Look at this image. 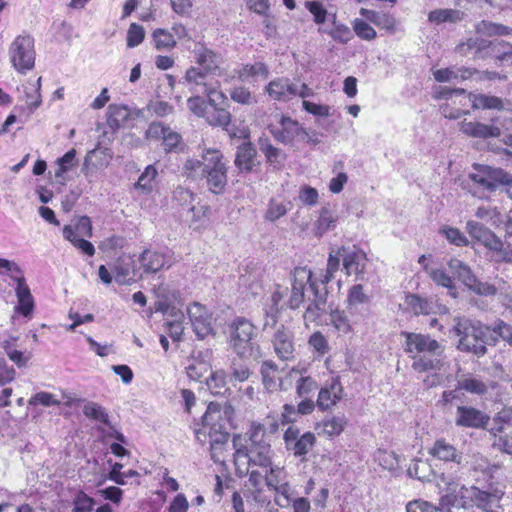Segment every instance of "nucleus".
Returning a JSON list of instances; mask_svg holds the SVG:
<instances>
[{
    "mask_svg": "<svg viewBox=\"0 0 512 512\" xmlns=\"http://www.w3.org/2000/svg\"><path fill=\"white\" fill-rule=\"evenodd\" d=\"M232 443L236 474L240 477L248 475V485L254 500L264 502L261 497L263 471L273 464L271 445L264 441H258L251 442L250 447H248L239 434L233 436Z\"/></svg>",
    "mask_w": 512,
    "mask_h": 512,
    "instance_id": "nucleus-1",
    "label": "nucleus"
},
{
    "mask_svg": "<svg viewBox=\"0 0 512 512\" xmlns=\"http://www.w3.org/2000/svg\"><path fill=\"white\" fill-rule=\"evenodd\" d=\"M188 177L206 181L207 188L213 194H222L228 181L227 161L223 153L216 148H206L201 159H188L184 164Z\"/></svg>",
    "mask_w": 512,
    "mask_h": 512,
    "instance_id": "nucleus-2",
    "label": "nucleus"
},
{
    "mask_svg": "<svg viewBox=\"0 0 512 512\" xmlns=\"http://www.w3.org/2000/svg\"><path fill=\"white\" fill-rule=\"evenodd\" d=\"M453 330L459 338L457 349L461 352L472 353L477 357L487 353L488 344L497 342L493 328L479 320L456 317Z\"/></svg>",
    "mask_w": 512,
    "mask_h": 512,
    "instance_id": "nucleus-3",
    "label": "nucleus"
},
{
    "mask_svg": "<svg viewBox=\"0 0 512 512\" xmlns=\"http://www.w3.org/2000/svg\"><path fill=\"white\" fill-rule=\"evenodd\" d=\"M405 337L404 351L413 359L412 369L418 373L438 371L443 366L442 360L431 357L441 349L440 343L427 334L402 331Z\"/></svg>",
    "mask_w": 512,
    "mask_h": 512,
    "instance_id": "nucleus-4",
    "label": "nucleus"
},
{
    "mask_svg": "<svg viewBox=\"0 0 512 512\" xmlns=\"http://www.w3.org/2000/svg\"><path fill=\"white\" fill-rule=\"evenodd\" d=\"M467 91L463 88L439 87L434 91L435 100L444 99L446 102L440 106L442 115L447 119H458L470 113Z\"/></svg>",
    "mask_w": 512,
    "mask_h": 512,
    "instance_id": "nucleus-5",
    "label": "nucleus"
},
{
    "mask_svg": "<svg viewBox=\"0 0 512 512\" xmlns=\"http://www.w3.org/2000/svg\"><path fill=\"white\" fill-rule=\"evenodd\" d=\"M475 172L469 174L471 181L483 189L494 192L499 186H507L512 190V174L502 168L489 165L473 164Z\"/></svg>",
    "mask_w": 512,
    "mask_h": 512,
    "instance_id": "nucleus-6",
    "label": "nucleus"
},
{
    "mask_svg": "<svg viewBox=\"0 0 512 512\" xmlns=\"http://www.w3.org/2000/svg\"><path fill=\"white\" fill-rule=\"evenodd\" d=\"M9 58L13 68L25 74L34 68L35 49L34 39L30 35H19L11 43Z\"/></svg>",
    "mask_w": 512,
    "mask_h": 512,
    "instance_id": "nucleus-7",
    "label": "nucleus"
},
{
    "mask_svg": "<svg viewBox=\"0 0 512 512\" xmlns=\"http://www.w3.org/2000/svg\"><path fill=\"white\" fill-rule=\"evenodd\" d=\"M205 70L190 67L185 73V81L191 85V90H196L197 86H202V93L206 95L209 105L222 104L226 101L225 93L220 90V82L214 78H208Z\"/></svg>",
    "mask_w": 512,
    "mask_h": 512,
    "instance_id": "nucleus-8",
    "label": "nucleus"
},
{
    "mask_svg": "<svg viewBox=\"0 0 512 512\" xmlns=\"http://www.w3.org/2000/svg\"><path fill=\"white\" fill-rule=\"evenodd\" d=\"M283 441L286 450L294 457L305 459L314 448L317 439L313 432L307 431L301 434L297 425H290L284 430Z\"/></svg>",
    "mask_w": 512,
    "mask_h": 512,
    "instance_id": "nucleus-9",
    "label": "nucleus"
},
{
    "mask_svg": "<svg viewBox=\"0 0 512 512\" xmlns=\"http://www.w3.org/2000/svg\"><path fill=\"white\" fill-rule=\"evenodd\" d=\"M255 326L243 317L236 318L231 324V345L240 356L252 354Z\"/></svg>",
    "mask_w": 512,
    "mask_h": 512,
    "instance_id": "nucleus-10",
    "label": "nucleus"
},
{
    "mask_svg": "<svg viewBox=\"0 0 512 512\" xmlns=\"http://www.w3.org/2000/svg\"><path fill=\"white\" fill-rule=\"evenodd\" d=\"M268 129L273 138L283 144H293L296 140L304 139L307 136L298 121L284 115L269 124Z\"/></svg>",
    "mask_w": 512,
    "mask_h": 512,
    "instance_id": "nucleus-11",
    "label": "nucleus"
},
{
    "mask_svg": "<svg viewBox=\"0 0 512 512\" xmlns=\"http://www.w3.org/2000/svg\"><path fill=\"white\" fill-rule=\"evenodd\" d=\"M448 266L471 291L485 296L496 294L497 290L493 285L481 282L471 269L459 259L452 258L448 262Z\"/></svg>",
    "mask_w": 512,
    "mask_h": 512,
    "instance_id": "nucleus-12",
    "label": "nucleus"
},
{
    "mask_svg": "<svg viewBox=\"0 0 512 512\" xmlns=\"http://www.w3.org/2000/svg\"><path fill=\"white\" fill-rule=\"evenodd\" d=\"M476 489V486L466 487L455 482L449 483L441 498V503L452 507H473Z\"/></svg>",
    "mask_w": 512,
    "mask_h": 512,
    "instance_id": "nucleus-13",
    "label": "nucleus"
},
{
    "mask_svg": "<svg viewBox=\"0 0 512 512\" xmlns=\"http://www.w3.org/2000/svg\"><path fill=\"white\" fill-rule=\"evenodd\" d=\"M339 254L341 255L346 275L358 277L364 274L368 258L362 249L356 245L341 246L339 247Z\"/></svg>",
    "mask_w": 512,
    "mask_h": 512,
    "instance_id": "nucleus-14",
    "label": "nucleus"
},
{
    "mask_svg": "<svg viewBox=\"0 0 512 512\" xmlns=\"http://www.w3.org/2000/svg\"><path fill=\"white\" fill-rule=\"evenodd\" d=\"M307 283L311 289H316L317 284L312 279L311 270L306 267H296L293 271L292 291L288 301L291 309H297L303 303L304 290Z\"/></svg>",
    "mask_w": 512,
    "mask_h": 512,
    "instance_id": "nucleus-15",
    "label": "nucleus"
},
{
    "mask_svg": "<svg viewBox=\"0 0 512 512\" xmlns=\"http://www.w3.org/2000/svg\"><path fill=\"white\" fill-rule=\"evenodd\" d=\"M146 138L162 140V146L166 153L176 152L182 143L181 135L161 122H152L149 125Z\"/></svg>",
    "mask_w": 512,
    "mask_h": 512,
    "instance_id": "nucleus-16",
    "label": "nucleus"
},
{
    "mask_svg": "<svg viewBox=\"0 0 512 512\" xmlns=\"http://www.w3.org/2000/svg\"><path fill=\"white\" fill-rule=\"evenodd\" d=\"M222 421L221 405L217 402H210L202 416V427L194 428L196 439L205 442L207 434L211 436L212 431L217 432L223 427Z\"/></svg>",
    "mask_w": 512,
    "mask_h": 512,
    "instance_id": "nucleus-17",
    "label": "nucleus"
},
{
    "mask_svg": "<svg viewBox=\"0 0 512 512\" xmlns=\"http://www.w3.org/2000/svg\"><path fill=\"white\" fill-rule=\"evenodd\" d=\"M279 414L275 411L269 412L263 422H252L247 436L250 442L264 441L265 436L275 435L280 431Z\"/></svg>",
    "mask_w": 512,
    "mask_h": 512,
    "instance_id": "nucleus-18",
    "label": "nucleus"
},
{
    "mask_svg": "<svg viewBox=\"0 0 512 512\" xmlns=\"http://www.w3.org/2000/svg\"><path fill=\"white\" fill-rule=\"evenodd\" d=\"M343 397V387L338 376L332 377L331 381L326 383L318 393L317 407L321 411L330 410Z\"/></svg>",
    "mask_w": 512,
    "mask_h": 512,
    "instance_id": "nucleus-19",
    "label": "nucleus"
},
{
    "mask_svg": "<svg viewBox=\"0 0 512 512\" xmlns=\"http://www.w3.org/2000/svg\"><path fill=\"white\" fill-rule=\"evenodd\" d=\"M188 317L195 333L204 338L212 330V317L207 308L200 303H192L187 307Z\"/></svg>",
    "mask_w": 512,
    "mask_h": 512,
    "instance_id": "nucleus-20",
    "label": "nucleus"
},
{
    "mask_svg": "<svg viewBox=\"0 0 512 512\" xmlns=\"http://www.w3.org/2000/svg\"><path fill=\"white\" fill-rule=\"evenodd\" d=\"M272 344L274 351L279 359L283 361L294 359V336L288 328L283 325L279 327L273 336Z\"/></svg>",
    "mask_w": 512,
    "mask_h": 512,
    "instance_id": "nucleus-21",
    "label": "nucleus"
},
{
    "mask_svg": "<svg viewBox=\"0 0 512 512\" xmlns=\"http://www.w3.org/2000/svg\"><path fill=\"white\" fill-rule=\"evenodd\" d=\"M490 421L489 415L471 406H459L455 424L466 428H485Z\"/></svg>",
    "mask_w": 512,
    "mask_h": 512,
    "instance_id": "nucleus-22",
    "label": "nucleus"
},
{
    "mask_svg": "<svg viewBox=\"0 0 512 512\" xmlns=\"http://www.w3.org/2000/svg\"><path fill=\"white\" fill-rule=\"evenodd\" d=\"M467 231L469 235L481 243L483 246L496 253H501L503 250V242L491 230L474 221L467 223Z\"/></svg>",
    "mask_w": 512,
    "mask_h": 512,
    "instance_id": "nucleus-23",
    "label": "nucleus"
},
{
    "mask_svg": "<svg viewBox=\"0 0 512 512\" xmlns=\"http://www.w3.org/2000/svg\"><path fill=\"white\" fill-rule=\"evenodd\" d=\"M15 280L17 284L15 288V294L17 297L15 311L25 318H31L35 308V301L30 288L23 276L16 277Z\"/></svg>",
    "mask_w": 512,
    "mask_h": 512,
    "instance_id": "nucleus-24",
    "label": "nucleus"
},
{
    "mask_svg": "<svg viewBox=\"0 0 512 512\" xmlns=\"http://www.w3.org/2000/svg\"><path fill=\"white\" fill-rule=\"evenodd\" d=\"M360 15L367 21L376 25L380 30H384L389 34H394L398 29V21L393 14L383 11H375L372 9L361 8Z\"/></svg>",
    "mask_w": 512,
    "mask_h": 512,
    "instance_id": "nucleus-25",
    "label": "nucleus"
},
{
    "mask_svg": "<svg viewBox=\"0 0 512 512\" xmlns=\"http://www.w3.org/2000/svg\"><path fill=\"white\" fill-rule=\"evenodd\" d=\"M263 482L275 493L287 496L289 484L286 482L285 468L274 463L263 471Z\"/></svg>",
    "mask_w": 512,
    "mask_h": 512,
    "instance_id": "nucleus-26",
    "label": "nucleus"
},
{
    "mask_svg": "<svg viewBox=\"0 0 512 512\" xmlns=\"http://www.w3.org/2000/svg\"><path fill=\"white\" fill-rule=\"evenodd\" d=\"M266 92L275 101H288L297 96V88L288 78H277L268 83Z\"/></svg>",
    "mask_w": 512,
    "mask_h": 512,
    "instance_id": "nucleus-27",
    "label": "nucleus"
},
{
    "mask_svg": "<svg viewBox=\"0 0 512 512\" xmlns=\"http://www.w3.org/2000/svg\"><path fill=\"white\" fill-rule=\"evenodd\" d=\"M428 453L431 457L443 462L459 464L462 459L461 452L444 438L437 439L429 448Z\"/></svg>",
    "mask_w": 512,
    "mask_h": 512,
    "instance_id": "nucleus-28",
    "label": "nucleus"
},
{
    "mask_svg": "<svg viewBox=\"0 0 512 512\" xmlns=\"http://www.w3.org/2000/svg\"><path fill=\"white\" fill-rule=\"evenodd\" d=\"M262 383L268 392L284 390L279 368L272 360H266L260 368Z\"/></svg>",
    "mask_w": 512,
    "mask_h": 512,
    "instance_id": "nucleus-29",
    "label": "nucleus"
},
{
    "mask_svg": "<svg viewBox=\"0 0 512 512\" xmlns=\"http://www.w3.org/2000/svg\"><path fill=\"white\" fill-rule=\"evenodd\" d=\"M138 260L145 274H155L162 270L167 264L166 254L152 249H145L139 255Z\"/></svg>",
    "mask_w": 512,
    "mask_h": 512,
    "instance_id": "nucleus-30",
    "label": "nucleus"
},
{
    "mask_svg": "<svg viewBox=\"0 0 512 512\" xmlns=\"http://www.w3.org/2000/svg\"><path fill=\"white\" fill-rule=\"evenodd\" d=\"M503 495L504 492L499 489L485 491L477 487L474 505L485 512H499V509H501L500 501Z\"/></svg>",
    "mask_w": 512,
    "mask_h": 512,
    "instance_id": "nucleus-31",
    "label": "nucleus"
},
{
    "mask_svg": "<svg viewBox=\"0 0 512 512\" xmlns=\"http://www.w3.org/2000/svg\"><path fill=\"white\" fill-rule=\"evenodd\" d=\"M460 131L467 136L484 139L496 138L501 135V129L498 126L487 125L477 121L461 122Z\"/></svg>",
    "mask_w": 512,
    "mask_h": 512,
    "instance_id": "nucleus-32",
    "label": "nucleus"
},
{
    "mask_svg": "<svg viewBox=\"0 0 512 512\" xmlns=\"http://www.w3.org/2000/svg\"><path fill=\"white\" fill-rule=\"evenodd\" d=\"M346 426L347 419L345 416H332L317 423L315 428L319 435L333 438L339 436Z\"/></svg>",
    "mask_w": 512,
    "mask_h": 512,
    "instance_id": "nucleus-33",
    "label": "nucleus"
},
{
    "mask_svg": "<svg viewBox=\"0 0 512 512\" xmlns=\"http://www.w3.org/2000/svg\"><path fill=\"white\" fill-rule=\"evenodd\" d=\"M466 97L469 99V107L474 110H502L504 108L503 100L497 96L467 92Z\"/></svg>",
    "mask_w": 512,
    "mask_h": 512,
    "instance_id": "nucleus-34",
    "label": "nucleus"
},
{
    "mask_svg": "<svg viewBox=\"0 0 512 512\" xmlns=\"http://www.w3.org/2000/svg\"><path fill=\"white\" fill-rule=\"evenodd\" d=\"M257 151L252 143H243L237 148L235 165L241 172H250L254 166Z\"/></svg>",
    "mask_w": 512,
    "mask_h": 512,
    "instance_id": "nucleus-35",
    "label": "nucleus"
},
{
    "mask_svg": "<svg viewBox=\"0 0 512 512\" xmlns=\"http://www.w3.org/2000/svg\"><path fill=\"white\" fill-rule=\"evenodd\" d=\"M219 105L220 104L210 105L212 110L207 112L204 118L210 126L221 127L228 132L232 115L227 109L219 107Z\"/></svg>",
    "mask_w": 512,
    "mask_h": 512,
    "instance_id": "nucleus-36",
    "label": "nucleus"
},
{
    "mask_svg": "<svg viewBox=\"0 0 512 512\" xmlns=\"http://www.w3.org/2000/svg\"><path fill=\"white\" fill-rule=\"evenodd\" d=\"M465 13L457 9H435L429 12L428 21L440 25L442 23H456L464 19Z\"/></svg>",
    "mask_w": 512,
    "mask_h": 512,
    "instance_id": "nucleus-37",
    "label": "nucleus"
},
{
    "mask_svg": "<svg viewBox=\"0 0 512 512\" xmlns=\"http://www.w3.org/2000/svg\"><path fill=\"white\" fill-rule=\"evenodd\" d=\"M158 171L154 165H148L135 183V188L144 194H151L157 185Z\"/></svg>",
    "mask_w": 512,
    "mask_h": 512,
    "instance_id": "nucleus-38",
    "label": "nucleus"
},
{
    "mask_svg": "<svg viewBox=\"0 0 512 512\" xmlns=\"http://www.w3.org/2000/svg\"><path fill=\"white\" fill-rule=\"evenodd\" d=\"M152 40L157 50H172L177 42L174 35L166 29L157 28L152 32Z\"/></svg>",
    "mask_w": 512,
    "mask_h": 512,
    "instance_id": "nucleus-39",
    "label": "nucleus"
},
{
    "mask_svg": "<svg viewBox=\"0 0 512 512\" xmlns=\"http://www.w3.org/2000/svg\"><path fill=\"white\" fill-rule=\"evenodd\" d=\"M512 427V418L509 412L502 411L499 412L492 421V426L489 429L490 435L493 437V440L496 437H501L506 433V431Z\"/></svg>",
    "mask_w": 512,
    "mask_h": 512,
    "instance_id": "nucleus-40",
    "label": "nucleus"
},
{
    "mask_svg": "<svg viewBox=\"0 0 512 512\" xmlns=\"http://www.w3.org/2000/svg\"><path fill=\"white\" fill-rule=\"evenodd\" d=\"M128 118V110L124 105L110 104L107 110V124L112 129H118Z\"/></svg>",
    "mask_w": 512,
    "mask_h": 512,
    "instance_id": "nucleus-41",
    "label": "nucleus"
},
{
    "mask_svg": "<svg viewBox=\"0 0 512 512\" xmlns=\"http://www.w3.org/2000/svg\"><path fill=\"white\" fill-rule=\"evenodd\" d=\"M330 324L339 334H348L352 331V326L345 311L338 308L331 309L329 313Z\"/></svg>",
    "mask_w": 512,
    "mask_h": 512,
    "instance_id": "nucleus-42",
    "label": "nucleus"
},
{
    "mask_svg": "<svg viewBox=\"0 0 512 512\" xmlns=\"http://www.w3.org/2000/svg\"><path fill=\"white\" fill-rule=\"evenodd\" d=\"M206 384L211 394L215 396L225 395L226 392L229 391L226 376L223 371H216L211 373L210 377L206 381Z\"/></svg>",
    "mask_w": 512,
    "mask_h": 512,
    "instance_id": "nucleus-43",
    "label": "nucleus"
},
{
    "mask_svg": "<svg viewBox=\"0 0 512 512\" xmlns=\"http://www.w3.org/2000/svg\"><path fill=\"white\" fill-rule=\"evenodd\" d=\"M40 80L41 78L36 83L31 84L30 87H25L24 101L30 112H34L42 103Z\"/></svg>",
    "mask_w": 512,
    "mask_h": 512,
    "instance_id": "nucleus-44",
    "label": "nucleus"
},
{
    "mask_svg": "<svg viewBox=\"0 0 512 512\" xmlns=\"http://www.w3.org/2000/svg\"><path fill=\"white\" fill-rule=\"evenodd\" d=\"M268 74V67L262 62L243 65V67L238 71V76L241 80H247L257 76H261L263 79H266Z\"/></svg>",
    "mask_w": 512,
    "mask_h": 512,
    "instance_id": "nucleus-45",
    "label": "nucleus"
},
{
    "mask_svg": "<svg viewBox=\"0 0 512 512\" xmlns=\"http://www.w3.org/2000/svg\"><path fill=\"white\" fill-rule=\"evenodd\" d=\"M230 98L241 105H254L257 103L256 96L246 87L244 86H235L230 92Z\"/></svg>",
    "mask_w": 512,
    "mask_h": 512,
    "instance_id": "nucleus-46",
    "label": "nucleus"
},
{
    "mask_svg": "<svg viewBox=\"0 0 512 512\" xmlns=\"http://www.w3.org/2000/svg\"><path fill=\"white\" fill-rule=\"evenodd\" d=\"M287 211L288 207L284 201L271 198L265 211L264 218L267 221L274 222L286 215Z\"/></svg>",
    "mask_w": 512,
    "mask_h": 512,
    "instance_id": "nucleus-47",
    "label": "nucleus"
},
{
    "mask_svg": "<svg viewBox=\"0 0 512 512\" xmlns=\"http://www.w3.org/2000/svg\"><path fill=\"white\" fill-rule=\"evenodd\" d=\"M370 301L369 296L364 292L362 284H355L351 286L347 294V307L352 308L353 306L366 304Z\"/></svg>",
    "mask_w": 512,
    "mask_h": 512,
    "instance_id": "nucleus-48",
    "label": "nucleus"
},
{
    "mask_svg": "<svg viewBox=\"0 0 512 512\" xmlns=\"http://www.w3.org/2000/svg\"><path fill=\"white\" fill-rule=\"evenodd\" d=\"M332 28L327 32L335 41L341 43H347L352 39V33L350 28L343 24L336 22V14H332Z\"/></svg>",
    "mask_w": 512,
    "mask_h": 512,
    "instance_id": "nucleus-49",
    "label": "nucleus"
},
{
    "mask_svg": "<svg viewBox=\"0 0 512 512\" xmlns=\"http://www.w3.org/2000/svg\"><path fill=\"white\" fill-rule=\"evenodd\" d=\"M60 401L55 397L54 394L46 391H41L33 394L29 400L28 405L32 407L43 406V407H51V406H59Z\"/></svg>",
    "mask_w": 512,
    "mask_h": 512,
    "instance_id": "nucleus-50",
    "label": "nucleus"
},
{
    "mask_svg": "<svg viewBox=\"0 0 512 512\" xmlns=\"http://www.w3.org/2000/svg\"><path fill=\"white\" fill-rule=\"evenodd\" d=\"M407 304L416 315H429L433 309L430 301L415 294L407 297Z\"/></svg>",
    "mask_w": 512,
    "mask_h": 512,
    "instance_id": "nucleus-51",
    "label": "nucleus"
},
{
    "mask_svg": "<svg viewBox=\"0 0 512 512\" xmlns=\"http://www.w3.org/2000/svg\"><path fill=\"white\" fill-rule=\"evenodd\" d=\"M95 500L84 491H78L73 499L72 512H94Z\"/></svg>",
    "mask_w": 512,
    "mask_h": 512,
    "instance_id": "nucleus-52",
    "label": "nucleus"
},
{
    "mask_svg": "<svg viewBox=\"0 0 512 512\" xmlns=\"http://www.w3.org/2000/svg\"><path fill=\"white\" fill-rule=\"evenodd\" d=\"M355 34L362 40L371 41L377 37L376 30L365 20L356 18L352 22Z\"/></svg>",
    "mask_w": 512,
    "mask_h": 512,
    "instance_id": "nucleus-53",
    "label": "nucleus"
},
{
    "mask_svg": "<svg viewBox=\"0 0 512 512\" xmlns=\"http://www.w3.org/2000/svg\"><path fill=\"white\" fill-rule=\"evenodd\" d=\"M317 387L316 380L311 376H301L295 383L296 394L299 398L308 397Z\"/></svg>",
    "mask_w": 512,
    "mask_h": 512,
    "instance_id": "nucleus-54",
    "label": "nucleus"
},
{
    "mask_svg": "<svg viewBox=\"0 0 512 512\" xmlns=\"http://www.w3.org/2000/svg\"><path fill=\"white\" fill-rule=\"evenodd\" d=\"M305 7L312 14L315 24L322 25L326 22L329 14L323 3L316 0L306 1Z\"/></svg>",
    "mask_w": 512,
    "mask_h": 512,
    "instance_id": "nucleus-55",
    "label": "nucleus"
},
{
    "mask_svg": "<svg viewBox=\"0 0 512 512\" xmlns=\"http://www.w3.org/2000/svg\"><path fill=\"white\" fill-rule=\"evenodd\" d=\"M340 259L342 258L339 254V248L335 253H329L326 271L321 278L322 284H328L334 278L335 273L339 270L340 267Z\"/></svg>",
    "mask_w": 512,
    "mask_h": 512,
    "instance_id": "nucleus-56",
    "label": "nucleus"
},
{
    "mask_svg": "<svg viewBox=\"0 0 512 512\" xmlns=\"http://www.w3.org/2000/svg\"><path fill=\"white\" fill-rule=\"evenodd\" d=\"M424 270L428 273L430 278L439 286L448 289H454L452 278L443 269H429L428 265L424 266Z\"/></svg>",
    "mask_w": 512,
    "mask_h": 512,
    "instance_id": "nucleus-57",
    "label": "nucleus"
},
{
    "mask_svg": "<svg viewBox=\"0 0 512 512\" xmlns=\"http://www.w3.org/2000/svg\"><path fill=\"white\" fill-rule=\"evenodd\" d=\"M476 30L479 33L495 36V35H507L510 33V29L501 24H495L489 21H481L477 26Z\"/></svg>",
    "mask_w": 512,
    "mask_h": 512,
    "instance_id": "nucleus-58",
    "label": "nucleus"
},
{
    "mask_svg": "<svg viewBox=\"0 0 512 512\" xmlns=\"http://www.w3.org/2000/svg\"><path fill=\"white\" fill-rule=\"evenodd\" d=\"M83 413L86 417L99 421L103 424L109 423V416L105 410L97 403H88L83 408Z\"/></svg>",
    "mask_w": 512,
    "mask_h": 512,
    "instance_id": "nucleus-59",
    "label": "nucleus"
},
{
    "mask_svg": "<svg viewBox=\"0 0 512 512\" xmlns=\"http://www.w3.org/2000/svg\"><path fill=\"white\" fill-rule=\"evenodd\" d=\"M145 38V30L144 28L137 24V23H131L128 31H127V38L126 43L127 47L134 48L138 45H140Z\"/></svg>",
    "mask_w": 512,
    "mask_h": 512,
    "instance_id": "nucleus-60",
    "label": "nucleus"
},
{
    "mask_svg": "<svg viewBox=\"0 0 512 512\" xmlns=\"http://www.w3.org/2000/svg\"><path fill=\"white\" fill-rule=\"evenodd\" d=\"M460 388L477 395H484L488 391L487 385L480 379L468 377L459 382Z\"/></svg>",
    "mask_w": 512,
    "mask_h": 512,
    "instance_id": "nucleus-61",
    "label": "nucleus"
},
{
    "mask_svg": "<svg viewBox=\"0 0 512 512\" xmlns=\"http://www.w3.org/2000/svg\"><path fill=\"white\" fill-rule=\"evenodd\" d=\"M308 343L318 356H324L329 351L327 339L320 331L312 333Z\"/></svg>",
    "mask_w": 512,
    "mask_h": 512,
    "instance_id": "nucleus-62",
    "label": "nucleus"
},
{
    "mask_svg": "<svg viewBox=\"0 0 512 512\" xmlns=\"http://www.w3.org/2000/svg\"><path fill=\"white\" fill-rule=\"evenodd\" d=\"M336 222L337 218L333 215V213L329 209L323 208L316 222V226L321 233H324L334 228Z\"/></svg>",
    "mask_w": 512,
    "mask_h": 512,
    "instance_id": "nucleus-63",
    "label": "nucleus"
},
{
    "mask_svg": "<svg viewBox=\"0 0 512 512\" xmlns=\"http://www.w3.org/2000/svg\"><path fill=\"white\" fill-rule=\"evenodd\" d=\"M494 336L502 338L512 347V326L499 320L493 327Z\"/></svg>",
    "mask_w": 512,
    "mask_h": 512,
    "instance_id": "nucleus-64",
    "label": "nucleus"
}]
</instances>
